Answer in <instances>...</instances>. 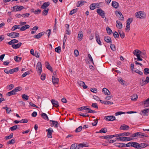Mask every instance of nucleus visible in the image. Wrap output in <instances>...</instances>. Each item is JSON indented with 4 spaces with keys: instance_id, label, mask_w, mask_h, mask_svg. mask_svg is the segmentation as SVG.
I'll list each match as a JSON object with an SVG mask.
<instances>
[{
    "instance_id": "774afa93",
    "label": "nucleus",
    "mask_w": 149,
    "mask_h": 149,
    "mask_svg": "<svg viewBox=\"0 0 149 149\" xmlns=\"http://www.w3.org/2000/svg\"><path fill=\"white\" fill-rule=\"evenodd\" d=\"M30 74L29 71H28L26 72H24L22 75V76L23 77H25L27 75L29 74Z\"/></svg>"
},
{
    "instance_id": "6e6552de",
    "label": "nucleus",
    "mask_w": 149,
    "mask_h": 149,
    "mask_svg": "<svg viewBox=\"0 0 149 149\" xmlns=\"http://www.w3.org/2000/svg\"><path fill=\"white\" fill-rule=\"evenodd\" d=\"M149 111V109H145L141 111V113L140 114L141 115H143L144 116H147L148 115Z\"/></svg>"
},
{
    "instance_id": "4d7b16f0",
    "label": "nucleus",
    "mask_w": 149,
    "mask_h": 149,
    "mask_svg": "<svg viewBox=\"0 0 149 149\" xmlns=\"http://www.w3.org/2000/svg\"><path fill=\"white\" fill-rule=\"evenodd\" d=\"M14 88V85L13 84H10L9 86H7V89H9V90H11Z\"/></svg>"
},
{
    "instance_id": "bf43d9fd",
    "label": "nucleus",
    "mask_w": 149,
    "mask_h": 149,
    "mask_svg": "<svg viewBox=\"0 0 149 149\" xmlns=\"http://www.w3.org/2000/svg\"><path fill=\"white\" fill-rule=\"evenodd\" d=\"M123 147H131V142H129L126 144L123 143Z\"/></svg>"
},
{
    "instance_id": "423d86ee",
    "label": "nucleus",
    "mask_w": 149,
    "mask_h": 149,
    "mask_svg": "<svg viewBox=\"0 0 149 149\" xmlns=\"http://www.w3.org/2000/svg\"><path fill=\"white\" fill-rule=\"evenodd\" d=\"M46 131L47 132V137L49 138H52V135L53 132H54L52 128L51 127H49L48 129Z\"/></svg>"
},
{
    "instance_id": "f8f14e48",
    "label": "nucleus",
    "mask_w": 149,
    "mask_h": 149,
    "mask_svg": "<svg viewBox=\"0 0 149 149\" xmlns=\"http://www.w3.org/2000/svg\"><path fill=\"white\" fill-rule=\"evenodd\" d=\"M14 10L15 11H19L24 8V7L22 6H16L13 7Z\"/></svg>"
},
{
    "instance_id": "f3484780",
    "label": "nucleus",
    "mask_w": 149,
    "mask_h": 149,
    "mask_svg": "<svg viewBox=\"0 0 149 149\" xmlns=\"http://www.w3.org/2000/svg\"><path fill=\"white\" fill-rule=\"evenodd\" d=\"M139 56L140 57L144 59H146L147 58L146 53L145 51L143 52L141 51V53H140Z\"/></svg>"
},
{
    "instance_id": "09e8293b",
    "label": "nucleus",
    "mask_w": 149,
    "mask_h": 149,
    "mask_svg": "<svg viewBox=\"0 0 149 149\" xmlns=\"http://www.w3.org/2000/svg\"><path fill=\"white\" fill-rule=\"evenodd\" d=\"M49 10V9L47 8L43 10L42 11V15H47L48 11Z\"/></svg>"
},
{
    "instance_id": "f704fd0d",
    "label": "nucleus",
    "mask_w": 149,
    "mask_h": 149,
    "mask_svg": "<svg viewBox=\"0 0 149 149\" xmlns=\"http://www.w3.org/2000/svg\"><path fill=\"white\" fill-rule=\"evenodd\" d=\"M70 149H79V147L76 144H73L71 145Z\"/></svg>"
},
{
    "instance_id": "ea45409f",
    "label": "nucleus",
    "mask_w": 149,
    "mask_h": 149,
    "mask_svg": "<svg viewBox=\"0 0 149 149\" xmlns=\"http://www.w3.org/2000/svg\"><path fill=\"white\" fill-rule=\"evenodd\" d=\"M107 132V128L106 127H104L101 129L99 131V132H100V133H105Z\"/></svg>"
},
{
    "instance_id": "338daca9",
    "label": "nucleus",
    "mask_w": 149,
    "mask_h": 149,
    "mask_svg": "<svg viewBox=\"0 0 149 149\" xmlns=\"http://www.w3.org/2000/svg\"><path fill=\"white\" fill-rule=\"evenodd\" d=\"M29 15L30 14L29 13H26L22 15V17L24 18L27 17H29Z\"/></svg>"
},
{
    "instance_id": "9d476101",
    "label": "nucleus",
    "mask_w": 149,
    "mask_h": 149,
    "mask_svg": "<svg viewBox=\"0 0 149 149\" xmlns=\"http://www.w3.org/2000/svg\"><path fill=\"white\" fill-rule=\"evenodd\" d=\"M95 37L97 43L100 45H101V42L100 40V36L97 32L95 33Z\"/></svg>"
},
{
    "instance_id": "13d9d810",
    "label": "nucleus",
    "mask_w": 149,
    "mask_h": 149,
    "mask_svg": "<svg viewBox=\"0 0 149 149\" xmlns=\"http://www.w3.org/2000/svg\"><path fill=\"white\" fill-rule=\"evenodd\" d=\"M28 122L27 119H24L20 121V123H26Z\"/></svg>"
},
{
    "instance_id": "7ed1b4c3",
    "label": "nucleus",
    "mask_w": 149,
    "mask_h": 149,
    "mask_svg": "<svg viewBox=\"0 0 149 149\" xmlns=\"http://www.w3.org/2000/svg\"><path fill=\"white\" fill-rule=\"evenodd\" d=\"M141 51L138 49H135L134 51L133 54L137 57V58H134V60H137L138 61H142L143 60V59L140 57L139 56L140 53H141Z\"/></svg>"
},
{
    "instance_id": "20e7f679",
    "label": "nucleus",
    "mask_w": 149,
    "mask_h": 149,
    "mask_svg": "<svg viewBox=\"0 0 149 149\" xmlns=\"http://www.w3.org/2000/svg\"><path fill=\"white\" fill-rule=\"evenodd\" d=\"M7 35L8 36L12 38H15L19 37V33L16 32H12L8 33Z\"/></svg>"
},
{
    "instance_id": "58836bf2",
    "label": "nucleus",
    "mask_w": 149,
    "mask_h": 149,
    "mask_svg": "<svg viewBox=\"0 0 149 149\" xmlns=\"http://www.w3.org/2000/svg\"><path fill=\"white\" fill-rule=\"evenodd\" d=\"M14 59L15 60L16 62H20L22 59V58L18 57L17 56H15L14 58Z\"/></svg>"
},
{
    "instance_id": "4be33fe9",
    "label": "nucleus",
    "mask_w": 149,
    "mask_h": 149,
    "mask_svg": "<svg viewBox=\"0 0 149 149\" xmlns=\"http://www.w3.org/2000/svg\"><path fill=\"white\" fill-rule=\"evenodd\" d=\"M18 42L17 40L15 39H13L10 42H8V44L10 45H12L14 44L15 43H16Z\"/></svg>"
},
{
    "instance_id": "37998d69",
    "label": "nucleus",
    "mask_w": 149,
    "mask_h": 149,
    "mask_svg": "<svg viewBox=\"0 0 149 149\" xmlns=\"http://www.w3.org/2000/svg\"><path fill=\"white\" fill-rule=\"evenodd\" d=\"M143 72L144 74L147 75L149 74V68H146L143 70Z\"/></svg>"
},
{
    "instance_id": "a19ab883",
    "label": "nucleus",
    "mask_w": 149,
    "mask_h": 149,
    "mask_svg": "<svg viewBox=\"0 0 149 149\" xmlns=\"http://www.w3.org/2000/svg\"><path fill=\"white\" fill-rule=\"evenodd\" d=\"M77 8L73 9L70 11L69 13V15H72L76 13L77 12Z\"/></svg>"
},
{
    "instance_id": "c03bdc74",
    "label": "nucleus",
    "mask_w": 149,
    "mask_h": 149,
    "mask_svg": "<svg viewBox=\"0 0 149 149\" xmlns=\"http://www.w3.org/2000/svg\"><path fill=\"white\" fill-rule=\"evenodd\" d=\"M118 80L123 85H124L125 84V81L123 80L122 78H120L118 79Z\"/></svg>"
},
{
    "instance_id": "39448f33",
    "label": "nucleus",
    "mask_w": 149,
    "mask_h": 149,
    "mask_svg": "<svg viewBox=\"0 0 149 149\" xmlns=\"http://www.w3.org/2000/svg\"><path fill=\"white\" fill-rule=\"evenodd\" d=\"M97 12L100 16L104 18L105 17V13L104 11L101 8L97 9Z\"/></svg>"
},
{
    "instance_id": "b1692460",
    "label": "nucleus",
    "mask_w": 149,
    "mask_h": 149,
    "mask_svg": "<svg viewBox=\"0 0 149 149\" xmlns=\"http://www.w3.org/2000/svg\"><path fill=\"white\" fill-rule=\"evenodd\" d=\"M83 37V32L81 31H80L79 32V33L78 36V40L79 41H81Z\"/></svg>"
},
{
    "instance_id": "4c0bfd02",
    "label": "nucleus",
    "mask_w": 149,
    "mask_h": 149,
    "mask_svg": "<svg viewBox=\"0 0 149 149\" xmlns=\"http://www.w3.org/2000/svg\"><path fill=\"white\" fill-rule=\"evenodd\" d=\"M131 133L129 132H124L123 133H120L118 134V135H119V137L121 136H128L130 135Z\"/></svg>"
},
{
    "instance_id": "ddd939ff",
    "label": "nucleus",
    "mask_w": 149,
    "mask_h": 149,
    "mask_svg": "<svg viewBox=\"0 0 149 149\" xmlns=\"http://www.w3.org/2000/svg\"><path fill=\"white\" fill-rule=\"evenodd\" d=\"M37 67H38V71L39 75H40L42 71V65L41 62H39L37 64Z\"/></svg>"
},
{
    "instance_id": "864d4df0",
    "label": "nucleus",
    "mask_w": 149,
    "mask_h": 149,
    "mask_svg": "<svg viewBox=\"0 0 149 149\" xmlns=\"http://www.w3.org/2000/svg\"><path fill=\"white\" fill-rule=\"evenodd\" d=\"M55 51L56 52L59 53L61 51V47L60 46L56 47L55 48Z\"/></svg>"
},
{
    "instance_id": "aec40b11",
    "label": "nucleus",
    "mask_w": 149,
    "mask_h": 149,
    "mask_svg": "<svg viewBox=\"0 0 149 149\" xmlns=\"http://www.w3.org/2000/svg\"><path fill=\"white\" fill-rule=\"evenodd\" d=\"M50 4V3L49 2H46L44 3L41 6V8L44 9L45 8H46L48 7Z\"/></svg>"
},
{
    "instance_id": "f03ea898",
    "label": "nucleus",
    "mask_w": 149,
    "mask_h": 149,
    "mask_svg": "<svg viewBox=\"0 0 149 149\" xmlns=\"http://www.w3.org/2000/svg\"><path fill=\"white\" fill-rule=\"evenodd\" d=\"M135 16L137 18L143 19L146 18V15L144 11H141L135 13Z\"/></svg>"
},
{
    "instance_id": "2eb2a0df",
    "label": "nucleus",
    "mask_w": 149,
    "mask_h": 149,
    "mask_svg": "<svg viewBox=\"0 0 149 149\" xmlns=\"http://www.w3.org/2000/svg\"><path fill=\"white\" fill-rule=\"evenodd\" d=\"M129 128L130 127L128 126L123 124L121 125L120 129L121 130H129Z\"/></svg>"
},
{
    "instance_id": "a211bd4d",
    "label": "nucleus",
    "mask_w": 149,
    "mask_h": 149,
    "mask_svg": "<svg viewBox=\"0 0 149 149\" xmlns=\"http://www.w3.org/2000/svg\"><path fill=\"white\" fill-rule=\"evenodd\" d=\"M149 145L148 143H141L139 144V149L143 148H145L146 147L148 146Z\"/></svg>"
},
{
    "instance_id": "79ce46f5",
    "label": "nucleus",
    "mask_w": 149,
    "mask_h": 149,
    "mask_svg": "<svg viewBox=\"0 0 149 149\" xmlns=\"http://www.w3.org/2000/svg\"><path fill=\"white\" fill-rule=\"evenodd\" d=\"M133 72H134L136 73H138L139 75H143V73L142 72L139 70L138 69H136L135 70H133Z\"/></svg>"
},
{
    "instance_id": "de8ad7c7",
    "label": "nucleus",
    "mask_w": 149,
    "mask_h": 149,
    "mask_svg": "<svg viewBox=\"0 0 149 149\" xmlns=\"http://www.w3.org/2000/svg\"><path fill=\"white\" fill-rule=\"evenodd\" d=\"M19 126L18 125H15L13 127H11L10 128V130L12 131H14L15 130H16L17 128V126Z\"/></svg>"
},
{
    "instance_id": "6ab92c4d",
    "label": "nucleus",
    "mask_w": 149,
    "mask_h": 149,
    "mask_svg": "<svg viewBox=\"0 0 149 149\" xmlns=\"http://www.w3.org/2000/svg\"><path fill=\"white\" fill-rule=\"evenodd\" d=\"M45 33V32H42L40 33H39L37 35H35L33 36L34 38L36 39H39L41 37L43 36Z\"/></svg>"
},
{
    "instance_id": "412c9836",
    "label": "nucleus",
    "mask_w": 149,
    "mask_h": 149,
    "mask_svg": "<svg viewBox=\"0 0 149 149\" xmlns=\"http://www.w3.org/2000/svg\"><path fill=\"white\" fill-rule=\"evenodd\" d=\"M112 6L114 8H117L119 6V3L116 1H113L112 3Z\"/></svg>"
},
{
    "instance_id": "680f3d73",
    "label": "nucleus",
    "mask_w": 149,
    "mask_h": 149,
    "mask_svg": "<svg viewBox=\"0 0 149 149\" xmlns=\"http://www.w3.org/2000/svg\"><path fill=\"white\" fill-rule=\"evenodd\" d=\"M22 89L21 87L19 86L15 88L14 90H15V92L16 93V92L21 91Z\"/></svg>"
},
{
    "instance_id": "052dcab7",
    "label": "nucleus",
    "mask_w": 149,
    "mask_h": 149,
    "mask_svg": "<svg viewBox=\"0 0 149 149\" xmlns=\"http://www.w3.org/2000/svg\"><path fill=\"white\" fill-rule=\"evenodd\" d=\"M130 24L129 22H127L126 28L125 29L126 30L129 31L130 27Z\"/></svg>"
},
{
    "instance_id": "603ef678",
    "label": "nucleus",
    "mask_w": 149,
    "mask_h": 149,
    "mask_svg": "<svg viewBox=\"0 0 149 149\" xmlns=\"http://www.w3.org/2000/svg\"><path fill=\"white\" fill-rule=\"evenodd\" d=\"M114 37L115 38H118L119 37V35L118 33L116 31H115L113 33Z\"/></svg>"
},
{
    "instance_id": "69168bd1",
    "label": "nucleus",
    "mask_w": 149,
    "mask_h": 149,
    "mask_svg": "<svg viewBox=\"0 0 149 149\" xmlns=\"http://www.w3.org/2000/svg\"><path fill=\"white\" fill-rule=\"evenodd\" d=\"M110 47L111 49L113 51H115L116 50V48L114 45L112 44H111L110 45Z\"/></svg>"
},
{
    "instance_id": "0eeeda50",
    "label": "nucleus",
    "mask_w": 149,
    "mask_h": 149,
    "mask_svg": "<svg viewBox=\"0 0 149 149\" xmlns=\"http://www.w3.org/2000/svg\"><path fill=\"white\" fill-rule=\"evenodd\" d=\"M115 13L116 15L118 16L120 18V19L121 20H123L124 19V17L121 13L118 10H116L115 12Z\"/></svg>"
},
{
    "instance_id": "49530a36",
    "label": "nucleus",
    "mask_w": 149,
    "mask_h": 149,
    "mask_svg": "<svg viewBox=\"0 0 149 149\" xmlns=\"http://www.w3.org/2000/svg\"><path fill=\"white\" fill-rule=\"evenodd\" d=\"M22 97L23 99L26 100H28L29 99V96L27 95H26L25 94L22 95Z\"/></svg>"
},
{
    "instance_id": "7c9ffc66",
    "label": "nucleus",
    "mask_w": 149,
    "mask_h": 149,
    "mask_svg": "<svg viewBox=\"0 0 149 149\" xmlns=\"http://www.w3.org/2000/svg\"><path fill=\"white\" fill-rule=\"evenodd\" d=\"M16 94V92H15V90L13 89L12 91L8 92L6 94V95L8 96H10L13 95L15 94Z\"/></svg>"
},
{
    "instance_id": "a18cd8bd",
    "label": "nucleus",
    "mask_w": 149,
    "mask_h": 149,
    "mask_svg": "<svg viewBox=\"0 0 149 149\" xmlns=\"http://www.w3.org/2000/svg\"><path fill=\"white\" fill-rule=\"evenodd\" d=\"M106 29L108 33L109 34H111L112 32V31L111 29L108 26H107V27H106Z\"/></svg>"
},
{
    "instance_id": "6e6d98bb",
    "label": "nucleus",
    "mask_w": 149,
    "mask_h": 149,
    "mask_svg": "<svg viewBox=\"0 0 149 149\" xmlns=\"http://www.w3.org/2000/svg\"><path fill=\"white\" fill-rule=\"evenodd\" d=\"M115 145L119 148H121L123 147V143H115Z\"/></svg>"
},
{
    "instance_id": "1a4fd4ad",
    "label": "nucleus",
    "mask_w": 149,
    "mask_h": 149,
    "mask_svg": "<svg viewBox=\"0 0 149 149\" xmlns=\"http://www.w3.org/2000/svg\"><path fill=\"white\" fill-rule=\"evenodd\" d=\"M104 119L107 120L112 121L116 119L115 117L113 116H105Z\"/></svg>"
},
{
    "instance_id": "c9c22d12",
    "label": "nucleus",
    "mask_w": 149,
    "mask_h": 149,
    "mask_svg": "<svg viewBox=\"0 0 149 149\" xmlns=\"http://www.w3.org/2000/svg\"><path fill=\"white\" fill-rule=\"evenodd\" d=\"M52 122V124L53 125H54L55 127L57 128L58 126V122L55 120H50Z\"/></svg>"
},
{
    "instance_id": "9b49d317",
    "label": "nucleus",
    "mask_w": 149,
    "mask_h": 149,
    "mask_svg": "<svg viewBox=\"0 0 149 149\" xmlns=\"http://www.w3.org/2000/svg\"><path fill=\"white\" fill-rule=\"evenodd\" d=\"M139 144L136 142L131 141V147H134L135 148L139 149Z\"/></svg>"
},
{
    "instance_id": "5701e85b",
    "label": "nucleus",
    "mask_w": 149,
    "mask_h": 149,
    "mask_svg": "<svg viewBox=\"0 0 149 149\" xmlns=\"http://www.w3.org/2000/svg\"><path fill=\"white\" fill-rule=\"evenodd\" d=\"M22 43L21 42H19L16 45L13 44L12 45V47L14 49H16L19 48L21 45Z\"/></svg>"
},
{
    "instance_id": "dca6fc26",
    "label": "nucleus",
    "mask_w": 149,
    "mask_h": 149,
    "mask_svg": "<svg viewBox=\"0 0 149 149\" xmlns=\"http://www.w3.org/2000/svg\"><path fill=\"white\" fill-rule=\"evenodd\" d=\"M51 102L53 105V106L55 107H59V104L57 101H56L54 99H52L51 100Z\"/></svg>"
},
{
    "instance_id": "5fc2aeb1",
    "label": "nucleus",
    "mask_w": 149,
    "mask_h": 149,
    "mask_svg": "<svg viewBox=\"0 0 149 149\" xmlns=\"http://www.w3.org/2000/svg\"><path fill=\"white\" fill-rule=\"evenodd\" d=\"M82 127L81 126H80L77 128L75 130L76 132H80L82 130Z\"/></svg>"
},
{
    "instance_id": "c85d7f7f",
    "label": "nucleus",
    "mask_w": 149,
    "mask_h": 149,
    "mask_svg": "<svg viewBox=\"0 0 149 149\" xmlns=\"http://www.w3.org/2000/svg\"><path fill=\"white\" fill-rule=\"evenodd\" d=\"M84 3H86V1H82V0L78 1L77 2V7L81 6L84 4Z\"/></svg>"
},
{
    "instance_id": "f257e3e1",
    "label": "nucleus",
    "mask_w": 149,
    "mask_h": 149,
    "mask_svg": "<svg viewBox=\"0 0 149 149\" xmlns=\"http://www.w3.org/2000/svg\"><path fill=\"white\" fill-rule=\"evenodd\" d=\"M131 136L132 138H143L144 136L148 137V136L144 133L141 132H138L133 134L131 135Z\"/></svg>"
},
{
    "instance_id": "e2e57ef3",
    "label": "nucleus",
    "mask_w": 149,
    "mask_h": 149,
    "mask_svg": "<svg viewBox=\"0 0 149 149\" xmlns=\"http://www.w3.org/2000/svg\"><path fill=\"white\" fill-rule=\"evenodd\" d=\"M13 134L11 133V134L10 135H9L8 136H6L5 137V138L6 139H10L13 137Z\"/></svg>"
},
{
    "instance_id": "4468645a",
    "label": "nucleus",
    "mask_w": 149,
    "mask_h": 149,
    "mask_svg": "<svg viewBox=\"0 0 149 149\" xmlns=\"http://www.w3.org/2000/svg\"><path fill=\"white\" fill-rule=\"evenodd\" d=\"M142 103L145 107H149V98H148L142 102Z\"/></svg>"
},
{
    "instance_id": "2f4dec72",
    "label": "nucleus",
    "mask_w": 149,
    "mask_h": 149,
    "mask_svg": "<svg viewBox=\"0 0 149 149\" xmlns=\"http://www.w3.org/2000/svg\"><path fill=\"white\" fill-rule=\"evenodd\" d=\"M116 139H117V140L120 141H127V137H122V138H116Z\"/></svg>"
},
{
    "instance_id": "e433bc0d",
    "label": "nucleus",
    "mask_w": 149,
    "mask_h": 149,
    "mask_svg": "<svg viewBox=\"0 0 149 149\" xmlns=\"http://www.w3.org/2000/svg\"><path fill=\"white\" fill-rule=\"evenodd\" d=\"M138 97L137 95L134 94L131 96V99L132 100L135 101L137 100Z\"/></svg>"
},
{
    "instance_id": "72a5a7b5",
    "label": "nucleus",
    "mask_w": 149,
    "mask_h": 149,
    "mask_svg": "<svg viewBox=\"0 0 149 149\" xmlns=\"http://www.w3.org/2000/svg\"><path fill=\"white\" fill-rule=\"evenodd\" d=\"M102 91L104 92V94L106 95H110V91L106 88H104L102 89Z\"/></svg>"
},
{
    "instance_id": "c756f323",
    "label": "nucleus",
    "mask_w": 149,
    "mask_h": 149,
    "mask_svg": "<svg viewBox=\"0 0 149 149\" xmlns=\"http://www.w3.org/2000/svg\"><path fill=\"white\" fill-rule=\"evenodd\" d=\"M46 64V68L51 71L52 72H53L52 68L49 64V63L47 62H46L45 63Z\"/></svg>"
},
{
    "instance_id": "a878e982",
    "label": "nucleus",
    "mask_w": 149,
    "mask_h": 149,
    "mask_svg": "<svg viewBox=\"0 0 149 149\" xmlns=\"http://www.w3.org/2000/svg\"><path fill=\"white\" fill-rule=\"evenodd\" d=\"M30 27V26L28 24H26L22 26L20 29V30L21 31H24L26 29H28Z\"/></svg>"
},
{
    "instance_id": "cd10ccee",
    "label": "nucleus",
    "mask_w": 149,
    "mask_h": 149,
    "mask_svg": "<svg viewBox=\"0 0 149 149\" xmlns=\"http://www.w3.org/2000/svg\"><path fill=\"white\" fill-rule=\"evenodd\" d=\"M104 40L107 43H111V39L109 37L105 36L104 37Z\"/></svg>"
},
{
    "instance_id": "3c124183",
    "label": "nucleus",
    "mask_w": 149,
    "mask_h": 149,
    "mask_svg": "<svg viewBox=\"0 0 149 149\" xmlns=\"http://www.w3.org/2000/svg\"><path fill=\"white\" fill-rule=\"evenodd\" d=\"M77 146L79 147V148L80 147L82 148L84 147H86L87 146H86V144L83 143H80L79 145H78Z\"/></svg>"
},
{
    "instance_id": "393cba45",
    "label": "nucleus",
    "mask_w": 149,
    "mask_h": 149,
    "mask_svg": "<svg viewBox=\"0 0 149 149\" xmlns=\"http://www.w3.org/2000/svg\"><path fill=\"white\" fill-rule=\"evenodd\" d=\"M116 26L117 28L119 29H121L122 26V24L121 22L118 20H117L116 22Z\"/></svg>"
},
{
    "instance_id": "bb28decb",
    "label": "nucleus",
    "mask_w": 149,
    "mask_h": 149,
    "mask_svg": "<svg viewBox=\"0 0 149 149\" xmlns=\"http://www.w3.org/2000/svg\"><path fill=\"white\" fill-rule=\"evenodd\" d=\"M52 81L54 84H58L59 79L57 78H53L52 79Z\"/></svg>"
},
{
    "instance_id": "8fccbe9b",
    "label": "nucleus",
    "mask_w": 149,
    "mask_h": 149,
    "mask_svg": "<svg viewBox=\"0 0 149 149\" xmlns=\"http://www.w3.org/2000/svg\"><path fill=\"white\" fill-rule=\"evenodd\" d=\"M120 36L122 38H123L125 37V33L123 31H119Z\"/></svg>"
},
{
    "instance_id": "0e129e2a",
    "label": "nucleus",
    "mask_w": 149,
    "mask_h": 149,
    "mask_svg": "<svg viewBox=\"0 0 149 149\" xmlns=\"http://www.w3.org/2000/svg\"><path fill=\"white\" fill-rule=\"evenodd\" d=\"M78 84L80 86H82L85 84V83L84 82L80 81H78Z\"/></svg>"
},
{
    "instance_id": "473e14b6",
    "label": "nucleus",
    "mask_w": 149,
    "mask_h": 149,
    "mask_svg": "<svg viewBox=\"0 0 149 149\" xmlns=\"http://www.w3.org/2000/svg\"><path fill=\"white\" fill-rule=\"evenodd\" d=\"M41 116L44 119L47 120H49L48 117L46 113H41Z\"/></svg>"
}]
</instances>
